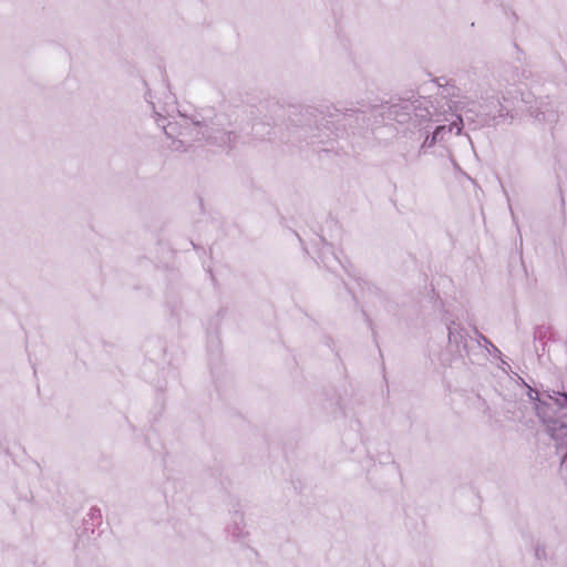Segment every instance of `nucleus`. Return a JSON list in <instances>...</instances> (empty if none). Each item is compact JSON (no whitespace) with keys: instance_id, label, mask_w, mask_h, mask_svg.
<instances>
[{"instance_id":"1","label":"nucleus","mask_w":567,"mask_h":567,"mask_svg":"<svg viewBox=\"0 0 567 567\" xmlns=\"http://www.w3.org/2000/svg\"><path fill=\"white\" fill-rule=\"evenodd\" d=\"M564 398L567 400V393H566V394H564Z\"/></svg>"}]
</instances>
